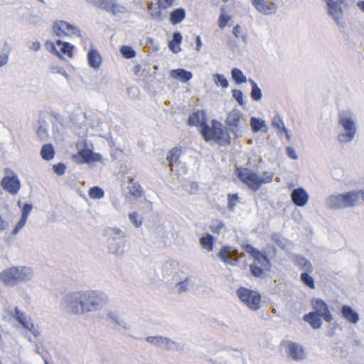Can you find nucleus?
<instances>
[{"instance_id": "40", "label": "nucleus", "mask_w": 364, "mask_h": 364, "mask_svg": "<svg viewBox=\"0 0 364 364\" xmlns=\"http://www.w3.org/2000/svg\"><path fill=\"white\" fill-rule=\"evenodd\" d=\"M6 176L1 180V182H19L17 176L11 170H5Z\"/></svg>"}, {"instance_id": "41", "label": "nucleus", "mask_w": 364, "mask_h": 364, "mask_svg": "<svg viewBox=\"0 0 364 364\" xmlns=\"http://www.w3.org/2000/svg\"><path fill=\"white\" fill-rule=\"evenodd\" d=\"M4 189L12 194H16L20 189L21 183H1Z\"/></svg>"}, {"instance_id": "52", "label": "nucleus", "mask_w": 364, "mask_h": 364, "mask_svg": "<svg viewBox=\"0 0 364 364\" xmlns=\"http://www.w3.org/2000/svg\"><path fill=\"white\" fill-rule=\"evenodd\" d=\"M188 283V279L186 278L184 281L180 282L177 284L178 287V292L181 293L187 290V286Z\"/></svg>"}, {"instance_id": "10", "label": "nucleus", "mask_w": 364, "mask_h": 364, "mask_svg": "<svg viewBox=\"0 0 364 364\" xmlns=\"http://www.w3.org/2000/svg\"><path fill=\"white\" fill-rule=\"evenodd\" d=\"M311 305L316 314L321 316L326 321H332V315L328 309L327 304L321 299H314L311 301Z\"/></svg>"}, {"instance_id": "22", "label": "nucleus", "mask_w": 364, "mask_h": 364, "mask_svg": "<svg viewBox=\"0 0 364 364\" xmlns=\"http://www.w3.org/2000/svg\"><path fill=\"white\" fill-rule=\"evenodd\" d=\"M186 17V11L184 9L178 8L174 9L170 13L169 21L173 24L176 25L181 23Z\"/></svg>"}, {"instance_id": "36", "label": "nucleus", "mask_w": 364, "mask_h": 364, "mask_svg": "<svg viewBox=\"0 0 364 364\" xmlns=\"http://www.w3.org/2000/svg\"><path fill=\"white\" fill-rule=\"evenodd\" d=\"M224 228L225 224L218 220H213L211 225H210V230L214 234H220L221 230Z\"/></svg>"}, {"instance_id": "24", "label": "nucleus", "mask_w": 364, "mask_h": 364, "mask_svg": "<svg viewBox=\"0 0 364 364\" xmlns=\"http://www.w3.org/2000/svg\"><path fill=\"white\" fill-rule=\"evenodd\" d=\"M182 42V36L179 32H175L173 38L168 43V48L173 53H178L181 51L180 45Z\"/></svg>"}, {"instance_id": "55", "label": "nucleus", "mask_w": 364, "mask_h": 364, "mask_svg": "<svg viewBox=\"0 0 364 364\" xmlns=\"http://www.w3.org/2000/svg\"><path fill=\"white\" fill-rule=\"evenodd\" d=\"M25 317L23 312L20 311L17 308L15 309V318L18 321H21V320Z\"/></svg>"}, {"instance_id": "49", "label": "nucleus", "mask_w": 364, "mask_h": 364, "mask_svg": "<svg viewBox=\"0 0 364 364\" xmlns=\"http://www.w3.org/2000/svg\"><path fill=\"white\" fill-rule=\"evenodd\" d=\"M242 33V28L240 25L237 24L233 27L232 29V33L234 36L237 38H241L242 41H246V36L245 35H241Z\"/></svg>"}, {"instance_id": "64", "label": "nucleus", "mask_w": 364, "mask_h": 364, "mask_svg": "<svg viewBox=\"0 0 364 364\" xmlns=\"http://www.w3.org/2000/svg\"><path fill=\"white\" fill-rule=\"evenodd\" d=\"M360 198L364 201V191H360Z\"/></svg>"}, {"instance_id": "27", "label": "nucleus", "mask_w": 364, "mask_h": 364, "mask_svg": "<svg viewBox=\"0 0 364 364\" xmlns=\"http://www.w3.org/2000/svg\"><path fill=\"white\" fill-rule=\"evenodd\" d=\"M171 75L173 78H179L182 82H186L192 78V73L184 69L173 70Z\"/></svg>"}, {"instance_id": "42", "label": "nucleus", "mask_w": 364, "mask_h": 364, "mask_svg": "<svg viewBox=\"0 0 364 364\" xmlns=\"http://www.w3.org/2000/svg\"><path fill=\"white\" fill-rule=\"evenodd\" d=\"M215 82L217 85H220L223 88H226L228 87V81L227 79L222 75L215 74L213 76Z\"/></svg>"}, {"instance_id": "2", "label": "nucleus", "mask_w": 364, "mask_h": 364, "mask_svg": "<svg viewBox=\"0 0 364 364\" xmlns=\"http://www.w3.org/2000/svg\"><path fill=\"white\" fill-rule=\"evenodd\" d=\"M32 277L33 272L30 267L13 266L0 273V282L6 286L14 287L31 279Z\"/></svg>"}, {"instance_id": "47", "label": "nucleus", "mask_w": 364, "mask_h": 364, "mask_svg": "<svg viewBox=\"0 0 364 364\" xmlns=\"http://www.w3.org/2000/svg\"><path fill=\"white\" fill-rule=\"evenodd\" d=\"M250 269L252 275L256 277H261L264 273L262 268L258 267L255 264H252L250 265Z\"/></svg>"}, {"instance_id": "14", "label": "nucleus", "mask_w": 364, "mask_h": 364, "mask_svg": "<svg viewBox=\"0 0 364 364\" xmlns=\"http://www.w3.org/2000/svg\"><path fill=\"white\" fill-rule=\"evenodd\" d=\"M302 261L304 262L303 268L306 271V272L301 273V279L306 286L314 289H315L314 279L308 274V272H312V265L307 259H303Z\"/></svg>"}, {"instance_id": "28", "label": "nucleus", "mask_w": 364, "mask_h": 364, "mask_svg": "<svg viewBox=\"0 0 364 364\" xmlns=\"http://www.w3.org/2000/svg\"><path fill=\"white\" fill-rule=\"evenodd\" d=\"M56 45L60 47V53L67 55L68 57L72 58L73 56L74 46L68 42H63L60 40H57Z\"/></svg>"}, {"instance_id": "11", "label": "nucleus", "mask_w": 364, "mask_h": 364, "mask_svg": "<svg viewBox=\"0 0 364 364\" xmlns=\"http://www.w3.org/2000/svg\"><path fill=\"white\" fill-rule=\"evenodd\" d=\"M94 4L113 15L123 12V7L115 0H94Z\"/></svg>"}, {"instance_id": "32", "label": "nucleus", "mask_w": 364, "mask_h": 364, "mask_svg": "<svg viewBox=\"0 0 364 364\" xmlns=\"http://www.w3.org/2000/svg\"><path fill=\"white\" fill-rule=\"evenodd\" d=\"M129 194L134 198H139L142 196L143 191L139 183H133L129 187Z\"/></svg>"}, {"instance_id": "7", "label": "nucleus", "mask_w": 364, "mask_h": 364, "mask_svg": "<svg viewBox=\"0 0 364 364\" xmlns=\"http://www.w3.org/2000/svg\"><path fill=\"white\" fill-rule=\"evenodd\" d=\"M245 119L241 111L233 109L228 114L225 119L227 129L237 136V132L243 124H245Z\"/></svg>"}, {"instance_id": "63", "label": "nucleus", "mask_w": 364, "mask_h": 364, "mask_svg": "<svg viewBox=\"0 0 364 364\" xmlns=\"http://www.w3.org/2000/svg\"><path fill=\"white\" fill-rule=\"evenodd\" d=\"M151 16L154 18H160L161 16V11H159L156 12L155 14H151Z\"/></svg>"}, {"instance_id": "29", "label": "nucleus", "mask_w": 364, "mask_h": 364, "mask_svg": "<svg viewBox=\"0 0 364 364\" xmlns=\"http://www.w3.org/2000/svg\"><path fill=\"white\" fill-rule=\"evenodd\" d=\"M41 157L46 160L50 161L53 159L55 156V151L51 144H44L41 150Z\"/></svg>"}, {"instance_id": "13", "label": "nucleus", "mask_w": 364, "mask_h": 364, "mask_svg": "<svg viewBox=\"0 0 364 364\" xmlns=\"http://www.w3.org/2000/svg\"><path fill=\"white\" fill-rule=\"evenodd\" d=\"M188 124L189 126L200 127V130L203 129L205 126H208L206 124L205 114L203 111H197L192 113L188 117Z\"/></svg>"}, {"instance_id": "31", "label": "nucleus", "mask_w": 364, "mask_h": 364, "mask_svg": "<svg viewBox=\"0 0 364 364\" xmlns=\"http://www.w3.org/2000/svg\"><path fill=\"white\" fill-rule=\"evenodd\" d=\"M232 78L237 84L244 83L247 82L245 75L238 68H233L231 71Z\"/></svg>"}, {"instance_id": "56", "label": "nucleus", "mask_w": 364, "mask_h": 364, "mask_svg": "<svg viewBox=\"0 0 364 364\" xmlns=\"http://www.w3.org/2000/svg\"><path fill=\"white\" fill-rule=\"evenodd\" d=\"M161 337L157 336H149L146 338V341L151 343H158L161 340Z\"/></svg>"}, {"instance_id": "39", "label": "nucleus", "mask_w": 364, "mask_h": 364, "mask_svg": "<svg viewBox=\"0 0 364 364\" xmlns=\"http://www.w3.org/2000/svg\"><path fill=\"white\" fill-rule=\"evenodd\" d=\"M250 82L252 87L251 97L255 100H259L262 98V91L260 88L258 87L257 83L255 81L250 80Z\"/></svg>"}, {"instance_id": "34", "label": "nucleus", "mask_w": 364, "mask_h": 364, "mask_svg": "<svg viewBox=\"0 0 364 364\" xmlns=\"http://www.w3.org/2000/svg\"><path fill=\"white\" fill-rule=\"evenodd\" d=\"M252 129L254 132H257L265 126L264 122L256 117H252L250 120Z\"/></svg>"}, {"instance_id": "51", "label": "nucleus", "mask_w": 364, "mask_h": 364, "mask_svg": "<svg viewBox=\"0 0 364 364\" xmlns=\"http://www.w3.org/2000/svg\"><path fill=\"white\" fill-rule=\"evenodd\" d=\"M130 220L136 226L139 227L141 225V220L138 219L137 213H132L129 214Z\"/></svg>"}, {"instance_id": "17", "label": "nucleus", "mask_w": 364, "mask_h": 364, "mask_svg": "<svg viewBox=\"0 0 364 364\" xmlns=\"http://www.w3.org/2000/svg\"><path fill=\"white\" fill-rule=\"evenodd\" d=\"M236 254L235 250H232L229 246H223L218 253V257L225 263L235 264L238 259H232V256Z\"/></svg>"}, {"instance_id": "38", "label": "nucleus", "mask_w": 364, "mask_h": 364, "mask_svg": "<svg viewBox=\"0 0 364 364\" xmlns=\"http://www.w3.org/2000/svg\"><path fill=\"white\" fill-rule=\"evenodd\" d=\"M160 10H167L173 7L176 0H156Z\"/></svg>"}, {"instance_id": "1", "label": "nucleus", "mask_w": 364, "mask_h": 364, "mask_svg": "<svg viewBox=\"0 0 364 364\" xmlns=\"http://www.w3.org/2000/svg\"><path fill=\"white\" fill-rule=\"evenodd\" d=\"M102 302V299L95 291L78 292L71 296L68 306L70 313L80 314L97 309Z\"/></svg>"}, {"instance_id": "21", "label": "nucleus", "mask_w": 364, "mask_h": 364, "mask_svg": "<svg viewBox=\"0 0 364 364\" xmlns=\"http://www.w3.org/2000/svg\"><path fill=\"white\" fill-rule=\"evenodd\" d=\"M289 355L294 360H301L304 358V351L301 346L295 343H291L289 345Z\"/></svg>"}, {"instance_id": "57", "label": "nucleus", "mask_w": 364, "mask_h": 364, "mask_svg": "<svg viewBox=\"0 0 364 364\" xmlns=\"http://www.w3.org/2000/svg\"><path fill=\"white\" fill-rule=\"evenodd\" d=\"M8 60V56L6 55H0V67L4 65Z\"/></svg>"}, {"instance_id": "62", "label": "nucleus", "mask_w": 364, "mask_h": 364, "mask_svg": "<svg viewBox=\"0 0 364 364\" xmlns=\"http://www.w3.org/2000/svg\"><path fill=\"white\" fill-rule=\"evenodd\" d=\"M60 70H63V69H62V68H59V69H58L57 68H52V69H51V72H52L53 73H61Z\"/></svg>"}, {"instance_id": "20", "label": "nucleus", "mask_w": 364, "mask_h": 364, "mask_svg": "<svg viewBox=\"0 0 364 364\" xmlns=\"http://www.w3.org/2000/svg\"><path fill=\"white\" fill-rule=\"evenodd\" d=\"M328 7V12L331 16L338 23V19L342 15V7L341 4L333 0H326Z\"/></svg>"}, {"instance_id": "3", "label": "nucleus", "mask_w": 364, "mask_h": 364, "mask_svg": "<svg viewBox=\"0 0 364 364\" xmlns=\"http://www.w3.org/2000/svg\"><path fill=\"white\" fill-rule=\"evenodd\" d=\"M212 127L205 126L200 130V134L206 141L214 140L220 146H227L230 144V136L229 133L224 129L221 124L213 121Z\"/></svg>"}, {"instance_id": "26", "label": "nucleus", "mask_w": 364, "mask_h": 364, "mask_svg": "<svg viewBox=\"0 0 364 364\" xmlns=\"http://www.w3.org/2000/svg\"><path fill=\"white\" fill-rule=\"evenodd\" d=\"M304 320L307 321L312 328H318L321 326V320L320 316L316 314V312H310L304 316Z\"/></svg>"}, {"instance_id": "50", "label": "nucleus", "mask_w": 364, "mask_h": 364, "mask_svg": "<svg viewBox=\"0 0 364 364\" xmlns=\"http://www.w3.org/2000/svg\"><path fill=\"white\" fill-rule=\"evenodd\" d=\"M19 323L22 325V326L24 328L28 329L31 331L34 328L33 324L29 320H28L26 316Z\"/></svg>"}, {"instance_id": "44", "label": "nucleus", "mask_w": 364, "mask_h": 364, "mask_svg": "<svg viewBox=\"0 0 364 364\" xmlns=\"http://www.w3.org/2000/svg\"><path fill=\"white\" fill-rule=\"evenodd\" d=\"M274 127H277L281 132L287 133L283 121L279 118H275L272 122Z\"/></svg>"}, {"instance_id": "16", "label": "nucleus", "mask_w": 364, "mask_h": 364, "mask_svg": "<svg viewBox=\"0 0 364 364\" xmlns=\"http://www.w3.org/2000/svg\"><path fill=\"white\" fill-rule=\"evenodd\" d=\"M291 200L296 205L302 207L307 203L309 195L304 189L299 188L292 191Z\"/></svg>"}, {"instance_id": "61", "label": "nucleus", "mask_w": 364, "mask_h": 364, "mask_svg": "<svg viewBox=\"0 0 364 364\" xmlns=\"http://www.w3.org/2000/svg\"><path fill=\"white\" fill-rule=\"evenodd\" d=\"M32 48L36 51L38 50L40 48V43L38 42L33 43Z\"/></svg>"}, {"instance_id": "43", "label": "nucleus", "mask_w": 364, "mask_h": 364, "mask_svg": "<svg viewBox=\"0 0 364 364\" xmlns=\"http://www.w3.org/2000/svg\"><path fill=\"white\" fill-rule=\"evenodd\" d=\"M224 11V9H222ZM230 16L227 15L225 12L222 11L218 18V26L223 29L224 28L228 22L230 21Z\"/></svg>"}, {"instance_id": "12", "label": "nucleus", "mask_w": 364, "mask_h": 364, "mask_svg": "<svg viewBox=\"0 0 364 364\" xmlns=\"http://www.w3.org/2000/svg\"><path fill=\"white\" fill-rule=\"evenodd\" d=\"M235 174L242 182H264V179H260L255 173L247 168L237 167L235 169Z\"/></svg>"}, {"instance_id": "9", "label": "nucleus", "mask_w": 364, "mask_h": 364, "mask_svg": "<svg viewBox=\"0 0 364 364\" xmlns=\"http://www.w3.org/2000/svg\"><path fill=\"white\" fill-rule=\"evenodd\" d=\"M100 154L95 153L88 149H82L76 154L73 155V159L78 163L90 164L98 162L102 160Z\"/></svg>"}, {"instance_id": "15", "label": "nucleus", "mask_w": 364, "mask_h": 364, "mask_svg": "<svg viewBox=\"0 0 364 364\" xmlns=\"http://www.w3.org/2000/svg\"><path fill=\"white\" fill-rule=\"evenodd\" d=\"M252 5L259 12L264 14H272L276 11L277 6L265 0H252Z\"/></svg>"}, {"instance_id": "19", "label": "nucleus", "mask_w": 364, "mask_h": 364, "mask_svg": "<svg viewBox=\"0 0 364 364\" xmlns=\"http://www.w3.org/2000/svg\"><path fill=\"white\" fill-rule=\"evenodd\" d=\"M87 62L91 68H99L102 63V56L95 48H91L87 53Z\"/></svg>"}, {"instance_id": "48", "label": "nucleus", "mask_w": 364, "mask_h": 364, "mask_svg": "<svg viewBox=\"0 0 364 364\" xmlns=\"http://www.w3.org/2000/svg\"><path fill=\"white\" fill-rule=\"evenodd\" d=\"M232 96L237 101V102L240 105H244L243 95H242V92L241 90H237V89H234L232 90Z\"/></svg>"}, {"instance_id": "25", "label": "nucleus", "mask_w": 364, "mask_h": 364, "mask_svg": "<svg viewBox=\"0 0 364 364\" xmlns=\"http://www.w3.org/2000/svg\"><path fill=\"white\" fill-rule=\"evenodd\" d=\"M182 149L179 147H174L171 149L167 154V161L169 163V166L173 167V164L177 163L181 156ZM172 170V168H171Z\"/></svg>"}, {"instance_id": "5", "label": "nucleus", "mask_w": 364, "mask_h": 364, "mask_svg": "<svg viewBox=\"0 0 364 364\" xmlns=\"http://www.w3.org/2000/svg\"><path fill=\"white\" fill-rule=\"evenodd\" d=\"M236 294L240 301L250 309L257 311L260 308L262 296L258 291L241 287L237 289Z\"/></svg>"}, {"instance_id": "54", "label": "nucleus", "mask_w": 364, "mask_h": 364, "mask_svg": "<svg viewBox=\"0 0 364 364\" xmlns=\"http://www.w3.org/2000/svg\"><path fill=\"white\" fill-rule=\"evenodd\" d=\"M287 153L289 158H291L292 159H297V155H296V151L294 150V149L293 147L288 146L287 148Z\"/></svg>"}, {"instance_id": "8", "label": "nucleus", "mask_w": 364, "mask_h": 364, "mask_svg": "<svg viewBox=\"0 0 364 364\" xmlns=\"http://www.w3.org/2000/svg\"><path fill=\"white\" fill-rule=\"evenodd\" d=\"M53 31L59 37L80 35V31L76 26L62 20L54 22Z\"/></svg>"}, {"instance_id": "46", "label": "nucleus", "mask_w": 364, "mask_h": 364, "mask_svg": "<svg viewBox=\"0 0 364 364\" xmlns=\"http://www.w3.org/2000/svg\"><path fill=\"white\" fill-rule=\"evenodd\" d=\"M53 169L56 174H58V176H61L64 174L66 169V166L64 164L59 163L58 164L53 165Z\"/></svg>"}, {"instance_id": "60", "label": "nucleus", "mask_w": 364, "mask_h": 364, "mask_svg": "<svg viewBox=\"0 0 364 364\" xmlns=\"http://www.w3.org/2000/svg\"><path fill=\"white\" fill-rule=\"evenodd\" d=\"M358 6L360 8V9L364 12V1H359L358 2Z\"/></svg>"}, {"instance_id": "4", "label": "nucleus", "mask_w": 364, "mask_h": 364, "mask_svg": "<svg viewBox=\"0 0 364 364\" xmlns=\"http://www.w3.org/2000/svg\"><path fill=\"white\" fill-rule=\"evenodd\" d=\"M360 199V191L348 192L345 194L330 196L328 198V205L333 209L344 208L358 205Z\"/></svg>"}, {"instance_id": "6", "label": "nucleus", "mask_w": 364, "mask_h": 364, "mask_svg": "<svg viewBox=\"0 0 364 364\" xmlns=\"http://www.w3.org/2000/svg\"><path fill=\"white\" fill-rule=\"evenodd\" d=\"M339 124H341L346 133H341L338 135V140L341 142H349L353 140L356 133V126L354 119L351 117L340 114Z\"/></svg>"}, {"instance_id": "37", "label": "nucleus", "mask_w": 364, "mask_h": 364, "mask_svg": "<svg viewBox=\"0 0 364 364\" xmlns=\"http://www.w3.org/2000/svg\"><path fill=\"white\" fill-rule=\"evenodd\" d=\"M120 51L123 55L124 58L127 59H130L136 55V53L134 50V49L128 46H123L120 48Z\"/></svg>"}, {"instance_id": "35", "label": "nucleus", "mask_w": 364, "mask_h": 364, "mask_svg": "<svg viewBox=\"0 0 364 364\" xmlns=\"http://www.w3.org/2000/svg\"><path fill=\"white\" fill-rule=\"evenodd\" d=\"M252 257L263 267H266L269 265V260L268 259L267 257L261 251L258 250L257 253L255 254Z\"/></svg>"}, {"instance_id": "59", "label": "nucleus", "mask_w": 364, "mask_h": 364, "mask_svg": "<svg viewBox=\"0 0 364 364\" xmlns=\"http://www.w3.org/2000/svg\"><path fill=\"white\" fill-rule=\"evenodd\" d=\"M196 44H197V50H200L201 46H202V43H201L200 36L196 37Z\"/></svg>"}, {"instance_id": "53", "label": "nucleus", "mask_w": 364, "mask_h": 364, "mask_svg": "<svg viewBox=\"0 0 364 364\" xmlns=\"http://www.w3.org/2000/svg\"><path fill=\"white\" fill-rule=\"evenodd\" d=\"M244 250L247 252L249 253L250 255H251L252 256H253L255 254L257 253V251L259 250L255 248L254 247H252L251 245H249V244H247L245 245L244 247H243Z\"/></svg>"}, {"instance_id": "45", "label": "nucleus", "mask_w": 364, "mask_h": 364, "mask_svg": "<svg viewBox=\"0 0 364 364\" xmlns=\"http://www.w3.org/2000/svg\"><path fill=\"white\" fill-rule=\"evenodd\" d=\"M238 201V196L237 194H229L228 195V208L230 210H233L235 205Z\"/></svg>"}, {"instance_id": "58", "label": "nucleus", "mask_w": 364, "mask_h": 364, "mask_svg": "<svg viewBox=\"0 0 364 364\" xmlns=\"http://www.w3.org/2000/svg\"><path fill=\"white\" fill-rule=\"evenodd\" d=\"M247 184L249 185L250 188H252L253 190H257L259 188V186L262 183H247Z\"/></svg>"}, {"instance_id": "23", "label": "nucleus", "mask_w": 364, "mask_h": 364, "mask_svg": "<svg viewBox=\"0 0 364 364\" xmlns=\"http://www.w3.org/2000/svg\"><path fill=\"white\" fill-rule=\"evenodd\" d=\"M342 315L349 322L355 323L358 322L359 317L358 314L354 311L349 306H343L342 307Z\"/></svg>"}, {"instance_id": "18", "label": "nucleus", "mask_w": 364, "mask_h": 364, "mask_svg": "<svg viewBox=\"0 0 364 364\" xmlns=\"http://www.w3.org/2000/svg\"><path fill=\"white\" fill-rule=\"evenodd\" d=\"M32 205L31 204H25L22 209V214L20 220L18 222L12 233L16 235L26 224L27 218L32 210Z\"/></svg>"}, {"instance_id": "30", "label": "nucleus", "mask_w": 364, "mask_h": 364, "mask_svg": "<svg viewBox=\"0 0 364 364\" xmlns=\"http://www.w3.org/2000/svg\"><path fill=\"white\" fill-rule=\"evenodd\" d=\"M214 238L210 234H206L200 238V243L202 247L208 252H210L213 249Z\"/></svg>"}, {"instance_id": "33", "label": "nucleus", "mask_w": 364, "mask_h": 364, "mask_svg": "<svg viewBox=\"0 0 364 364\" xmlns=\"http://www.w3.org/2000/svg\"><path fill=\"white\" fill-rule=\"evenodd\" d=\"M104 194V191L98 186H93L89 191V196L92 199L102 198Z\"/></svg>"}]
</instances>
